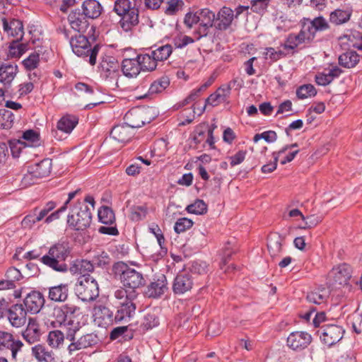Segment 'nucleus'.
Listing matches in <instances>:
<instances>
[{
    "instance_id": "423d86ee",
    "label": "nucleus",
    "mask_w": 362,
    "mask_h": 362,
    "mask_svg": "<svg viewBox=\"0 0 362 362\" xmlns=\"http://www.w3.org/2000/svg\"><path fill=\"white\" fill-rule=\"evenodd\" d=\"M76 292L83 301H91L99 295V287L96 280L90 274H83L76 285Z\"/></svg>"
},
{
    "instance_id": "49530a36",
    "label": "nucleus",
    "mask_w": 362,
    "mask_h": 362,
    "mask_svg": "<svg viewBox=\"0 0 362 362\" xmlns=\"http://www.w3.org/2000/svg\"><path fill=\"white\" fill-rule=\"evenodd\" d=\"M79 191L80 189H77L74 192H70L69 194V198L64 204V205L62 207H60L58 210L54 211L50 215H49V216L45 220V222L48 224L52 221L58 219L59 218V214L66 210L68 204Z\"/></svg>"
},
{
    "instance_id": "2eb2a0df",
    "label": "nucleus",
    "mask_w": 362,
    "mask_h": 362,
    "mask_svg": "<svg viewBox=\"0 0 362 362\" xmlns=\"http://www.w3.org/2000/svg\"><path fill=\"white\" fill-rule=\"evenodd\" d=\"M45 301L44 296L40 292L32 291L26 294L23 300V304L27 312L35 314L40 311L44 306Z\"/></svg>"
},
{
    "instance_id": "aec40b11",
    "label": "nucleus",
    "mask_w": 362,
    "mask_h": 362,
    "mask_svg": "<svg viewBox=\"0 0 362 362\" xmlns=\"http://www.w3.org/2000/svg\"><path fill=\"white\" fill-rule=\"evenodd\" d=\"M329 24H303L300 33L296 35L299 43H305L311 41L317 31L325 30Z\"/></svg>"
},
{
    "instance_id": "ddd939ff",
    "label": "nucleus",
    "mask_w": 362,
    "mask_h": 362,
    "mask_svg": "<svg viewBox=\"0 0 362 362\" xmlns=\"http://www.w3.org/2000/svg\"><path fill=\"white\" fill-rule=\"evenodd\" d=\"M23 346V342L15 340L12 334L0 330V349H9L13 359L16 360L17 354L21 350Z\"/></svg>"
},
{
    "instance_id": "680f3d73",
    "label": "nucleus",
    "mask_w": 362,
    "mask_h": 362,
    "mask_svg": "<svg viewBox=\"0 0 362 362\" xmlns=\"http://www.w3.org/2000/svg\"><path fill=\"white\" fill-rule=\"evenodd\" d=\"M25 142L22 140H15L10 142V148L12 156L18 158L22 150L25 147Z\"/></svg>"
},
{
    "instance_id": "0e129e2a",
    "label": "nucleus",
    "mask_w": 362,
    "mask_h": 362,
    "mask_svg": "<svg viewBox=\"0 0 362 362\" xmlns=\"http://www.w3.org/2000/svg\"><path fill=\"white\" fill-rule=\"evenodd\" d=\"M235 83L236 81L233 80L230 81L228 83L222 85L220 88L217 89L216 92L221 95L220 96H221L222 100L226 101L228 99L230 93L231 88Z\"/></svg>"
},
{
    "instance_id": "c756f323",
    "label": "nucleus",
    "mask_w": 362,
    "mask_h": 362,
    "mask_svg": "<svg viewBox=\"0 0 362 362\" xmlns=\"http://www.w3.org/2000/svg\"><path fill=\"white\" fill-rule=\"evenodd\" d=\"M34 173V176L37 177L38 179L47 177L52 169V160L50 159H44L40 162L29 166Z\"/></svg>"
},
{
    "instance_id": "8fccbe9b",
    "label": "nucleus",
    "mask_w": 362,
    "mask_h": 362,
    "mask_svg": "<svg viewBox=\"0 0 362 362\" xmlns=\"http://www.w3.org/2000/svg\"><path fill=\"white\" fill-rule=\"evenodd\" d=\"M316 94V89L314 86L311 84L303 85L296 90L297 97L301 100L315 96Z\"/></svg>"
},
{
    "instance_id": "2f4dec72",
    "label": "nucleus",
    "mask_w": 362,
    "mask_h": 362,
    "mask_svg": "<svg viewBox=\"0 0 362 362\" xmlns=\"http://www.w3.org/2000/svg\"><path fill=\"white\" fill-rule=\"evenodd\" d=\"M338 59L339 65L346 69H351L359 62L360 56L356 52L351 50L340 54Z\"/></svg>"
},
{
    "instance_id": "37998d69",
    "label": "nucleus",
    "mask_w": 362,
    "mask_h": 362,
    "mask_svg": "<svg viewBox=\"0 0 362 362\" xmlns=\"http://www.w3.org/2000/svg\"><path fill=\"white\" fill-rule=\"evenodd\" d=\"M269 252L272 257L279 256L282 250V245L280 237L275 236L269 238L267 243Z\"/></svg>"
},
{
    "instance_id": "bb28decb",
    "label": "nucleus",
    "mask_w": 362,
    "mask_h": 362,
    "mask_svg": "<svg viewBox=\"0 0 362 362\" xmlns=\"http://www.w3.org/2000/svg\"><path fill=\"white\" fill-rule=\"evenodd\" d=\"M83 14L86 18L95 19L102 12V6L96 0H86L82 5Z\"/></svg>"
},
{
    "instance_id": "4c0bfd02",
    "label": "nucleus",
    "mask_w": 362,
    "mask_h": 362,
    "mask_svg": "<svg viewBox=\"0 0 362 362\" xmlns=\"http://www.w3.org/2000/svg\"><path fill=\"white\" fill-rule=\"evenodd\" d=\"M173 52V47L170 45H165L158 47L151 51V56L158 62H163L168 59Z\"/></svg>"
},
{
    "instance_id": "58836bf2",
    "label": "nucleus",
    "mask_w": 362,
    "mask_h": 362,
    "mask_svg": "<svg viewBox=\"0 0 362 362\" xmlns=\"http://www.w3.org/2000/svg\"><path fill=\"white\" fill-rule=\"evenodd\" d=\"M139 59L141 70L152 71L156 69L158 61L150 54L137 56Z\"/></svg>"
},
{
    "instance_id": "69168bd1",
    "label": "nucleus",
    "mask_w": 362,
    "mask_h": 362,
    "mask_svg": "<svg viewBox=\"0 0 362 362\" xmlns=\"http://www.w3.org/2000/svg\"><path fill=\"white\" fill-rule=\"evenodd\" d=\"M38 180V177L34 176V173H32V170L28 167V172L24 174L21 180V184L24 187H27L37 183Z\"/></svg>"
},
{
    "instance_id": "c85d7f7f",
    "label": "nucleus",
    "mask_w": 362,
    "mask_h": 362,
    "mask_svg": "<svg viewBox=\"0 0 362 362\" xmlns=\"http://www.w3.org/2000/svg\"><path fill=\"white\" fill-rule=\"evenodd\" d=\"M68 25L74 33L84 35L88 40L90 38L95 40L98 35L94 24H68Z\"/></svg>"
},
{
    "instance_id": "a18cd8bd",
    "label": "nucleus",
    "mask_w": 362,
    "mask_h": 362,
    "mask_svg": "<svg viewBox=\"0 0 362 362\" xmlns=\"http://www.w3.org/2000/svg\"><path fill=\"white\" fill-rule=\"evenodd\" d=\"M14 121V115L8 110H0V127L3 129H10L12 127Z\"/></svg>"
},
{
    "instance_id": "5fc2aeb1",
    "label": "nucleus",
    "mask_w": 362,
    "mask_h": 362,
    "mask_svg": "<svg viewBox=\"0 0 362 362\" xmlns=\"http://www.w3.org/2000/svg\"><path fill=\"white\" fill-rule=\"evenodd\" d=\"M111 259L109 255L104 252H100L96 254L92 260L93 266L104 268L110 264Z\"/></svg>"
},
{
    "instance_id": "72a5a7b5",
    "label": "nucleus",
    "mask_w": 362,
    "mask_h": 362,
    "mask_svg": "<svg viewBox=\"0 0 362 362\" xmlns=\"http://www.w3.org/2000/svg\"><path fill=\"white\" fill-rule=\"evenodd\" d=\"M328 296L329 292L326 288H317L308 293L307 300L310 303L320 305L326 302Z\"/></svg>"
},
{
    "instance_id": "f03ea898",
    "label": "nucleus",
    "mask_w": 362,
    "mask_h": 362,
    "mask_svg": "<svg viewBox=\"0 0 362 362\" xmlns=\"http://www.w3.org/2000/svg\"><path fill=\"white\" fill-rule=\"evenodd\" d=\"M86 203L94 209L95 201L93 197L87 196L83 202H77L68 216L67 223L76 230H83L90 226L92 219L91 212Z\"/></svg>"
},
{
    "instance_id": "6e6552de",
    "label": "nucleus",
    "mask_w": 362,
    "mask_h": 362,
    "mask_svg": "<svg viewBox=\"0 0 362 362\" xmlns=\"http://www.w3.org/2000/svg\"><path fill=\"white\" fill-rule=\"evenodd\" d=\"M330 286L335 288L349 284L351 277V268L347 264H341L334 267L329 274Z\"/></svg>"
},
{
    "instance_id": "f3484780",
    "label": "nucleus",
    "mask_w": 362,
    "mask_h": 362,
    "mask_svg": "<svg viewBox=\"0 0 362 362\" xmlns=\"http://www.w3.org/2000/svg\"><path fill=\"white\" fill-rule=\"evenodd\" d=\"M93 322L98 327L106 328L113 322V313L104 305H97L93 309Z\"/></svg>"
},
{
    "instance_id": "6e6d98bb",
    "label": "nucleus",
    "mask_w": 362,
    "mask_h": 362,
    "mask_svg": "<svg viewBox=\"0 0 362 362\" xmlns=\"http://www.w3.org/2000/svg\"><path fill=\"white\" fill-rule=\"evenodd\" d=\"M22 141L25 142L26 146H33L39 141V134L34 130L30 129L23 132Z\"/></svg>"
},
{
    "instance_id": "13d9d810",
    "label": "nucleus",
    "mask_w": 362,
    "mask_h": 362,
    "mask_svg": "<svg viewBox=\"0 0 362 362\" xmlns=\"http://www.w3.org/2000/svg\"><path fill=\"white\" fill-rule=\"evenodd\" d=\"M199 23H214L216 19V16L214 12L209 8H199Z\"/></svg>"
},
{
    "instance_id": "dca6fc26",
    "label": "nucleus",
    "mask_w": 362,
    "mask_h": 362,
    "mask_svg": "<svg viewBox=\"0 0 362 362\" xmlns=\"http://www.w3.org/2000/svg\"><path fill=\"white\" fill-rule=\"evenodd\" d=\"M146 115L147 111L145 110L132 109L125 114L124 120L131 128H140L151 121L146 117Z\"/></svg>"
},
{
    "instance_id": "9b49d317",
    "label": "nucleus",
    "mask_w": 362,
    "mask_h": 362,
    "mask_svg": "<svg viewBox=\"0 0 362 362\" xmlns=\"http://www.w3.org/2000/svg\"><path fill=\"white\" fill-rule=\"evenodd\" d=\"M312 337L306 332H293L287 337V346L293 350L301 351L311 343Z\"/></svg>"
},
{
    "instance_id": "b1692460",
    "label": "nucleus",
    "mask_w": 362,
    "mask_h": 362,
    "mask_svg": "<svg viewBox=\"0 0 362 362\" xmlns=\"http://www.w3.org/2000/svg\"><path fill=\"white\" fill-rule=\"evenodd\" d=\"M122 71L127 78H136L141 71V66L138 57L124 59L122 63Z\"/></svg>"
},
{
    "instance_id": "052dcab7",
    "label": "nucleus",
    "mask_w": 362,
    "mask_h": 362,
    "mask_svg": "<svg viewBox=\"0 0 362 362\" xmlns=\"http://www.w3.org/2000/svg\"><path fill=\"white\" fill-rule=\"evenodd\" d=\"M5 276L8 281L13 284H15L16 281L21 280L23 277L21 272L16 267L8 268Z\"/></svg>"
},
{
    "instance_id": "4be33fe9",
    "label": "nucleus",
    "mask_w": 362,
    "mask_h": 362,
    "mask_svg": "<svg viewBox=\"0 0 362 362\" xmlns=\"http://www.w3.org/2000/svg\"><path fill=\"white\" fill-rule=\"evenodd\" d=\"M339 40L344 49L354 47L362 51V33L359 31L352 30L349 34L339 37Z\"/></svg>"
},
{
    "instance_id": "e433bc0d",
    "label": "nucleus",
    "mask_w": 362,
    "mask_h": 362,
    "mask_svg": "<svg viewBox=\"0 0 362 362\" xmlns=\"http://www.w3.org/2000/svg\"><path fill=\"white\" fill-rule=\"evenodd\" d=\"M162 4L165 5L164 12L168 16L175 15L185 5L182 0H162Z\"/></svg>"
},
{
    "instance_id": "79ce46f5",
    "label": "nucleus",
    "mask_w": 362,
    "mask_h": 362,
    "mask_svg": "<svg viewBox=\"0 0 362 362\" xmlns=\"http://www.w3.org/2000/svg\"><path fill=\"white\" fill-rule=\"evenodd\" d=\"M4 30L11 36L16 37L17 40H22L24 31L23 24H3Z\"/></svg>"
},
{
    "instance_id": "cd10ccee",
    "label": "nucleus",
    "mask_w": 362,
    "mask_h": 362,
    "mask_svg": "<svg viewBox=\"0 0 362 362\" xmlns=\"http://www.w3.org/2000/svg\"><path fill=\"white\" fill-rule=\"evenodd\" d=\"M130 128L131 127L127 124L125 122L124 124L115 126L111 130L110 135L115 140L119 142L128 141L132 136Z\"/></svg>"
},
{
    "instance_id": "9d476101",
    "label": "nucleus",
    "mask_w": 362,
    "mask_h": 362,
    "mask_svg": "<svg viewBox=\"0 0 362 362\" xmlns=\"http://www.w3.org/2000/svg\"><path fill=\"white\" fill-rule=\"evenodd\" d=\"M344 329L337 325H326L322 327L320 339L328 346L339 342L343 337Z\"/></svg>"
},
{
    "instance_id": "09e8293b",
    "label": "nucleus",
    "mask_w": 362,
    "mask_h": 362,
    "mask_svg": "<svg viewBox=\"0 0 362 362\" xmlns=\"http://www.w3.org/2000/svg\"><path fill=\"white\" fill-rule=\"evenodd\" d=\"M37 211L38 208L36 207L23 218L21 221L23 228L31 229L35 223L42 221L41 218H37Z\"/></svg>"
},
{
    "instance_id": "4d7b16f0",
    "label": "nucleus",
    "mask_w": 362,
    "mask_h": 362,
    "mask_svg": "<svg viewBox=\"0 0 362 362\" xmlns=\"http://www.w3.org/2000/svg\"><path fill=\"white\" fill-rule=\"evenodd\" d=\"M193 226V221L187 218H179L174 226V230L177 233H181L189 229Z\"/></svg>"
},
{
    "instance_id": "bf43d9fd",
    "label": "nucleus",
    "mask_w": 362,
    "mask_h": 362,
    "mask_svg": "<svg viewBox=\"0 0 362 362\" xmlns=\"http://www.w3.org/2000/svg\"><path fill=\"white\" fill-rule=\"evenodd\" d=\"M146 216V209L144 206H133L131 209L130 218L133 221H139Z\"/></svg>"
},
{
    "instance_id": "c9c22d12",
    "label": "nucleus",
    "mask_w": 362,
    "mask_h": 362,
    "mask_svg": "<svg viewBox=\"0 0 362 362\" xmlns=\"http://www.w3.org/2000/svg\"><path fill=\"white\" fill-rule=\"evenodd\" d=\"M28 48V45L24 43L19 42V40H13L8 47V57L19 58L23 54Z\"/></svg>"
},
{
    "instance_id": "a211bd4d",
    "label": "nucleus",
    "mask_w": 362,
    "mask_h": 362,
    "mask_svg": "<svg viewBox=\"0 0 362 362\" xmlns=\"http://www.w3.org/2000/svg\"><path fill=\"white\" fill-rule=\"evenodd\" d=\"M78 124V119L74 115H64L57 122V129L52 130V134L57 140H62L61 136H58L59 132L66 134H70Z\"/></svg>"
},
{
    "instance_id": "ea45409f",
    "label": "nucleus",
    "mask_w": 362,
    "mask_h": 362,
    "mask_svg": "<svg viewBox=\"0 0 362 362\" xmlns=\"http://www.w3.org/2000/svg\"><path fill=\"white\" fill-rule=\"evenodd\" d=\"M99 221L104 224H112L115 220V214L108 206H101L98 211Z\"/></svg>"
},
{
    "instance_id": "393cba45",
    "label": "nucleus",
    "mask_w": 362,
    "mask_h": 362,
    "mask_svg": "<svg viewBox=\"0 0 362 362\" xmlns=\"http://www.w3.org/2000/svg\"><path fill=\"white\" fill-rule=\"evenodd\" d=\"M249 6H238L235 8V11H233L230 8L223 6L218 13V20L221 21V23H232L234 18H238V17L242 14L243 12H246L247 13Z\"/></svg>"
},
{
    "instance_id": "0eeeda50",
    "label": "nucleus",
    "mask_w": 362,
    "mask_h": 362,
    "mask_svg": "<svg viewBox=\"0 0 362 362\" xmlns=\"http://www.w3.org/2000/svg\"><path fill=\"white\" fill-rule=\"evenodd\" d=\"M114 11L122 18L119 23H139V9L129 0H116Z\"/></svg>"
},
{
    "instance_id": "de8ad7c7",
    "label": "nucleus",
    "mask_w": 362,
    "mask_h": 362,
    "mask_svg": "<svg viewBox=\"0 0 362 362\" xmlns=\"http://www.w3.org/2000/svg\"><path fill=\"white\" fill-rule=\"evenodd\" d=\"M188 213L202 215L207 211V205L202 199H197L193 204L188 205L186 207Z\"/></svg>"
},
{
    "instance_id": "a19ab883",
    "label": "nucleus",
    "mask_w": 362,
    "mask_h": 362,
    "mask_svg": "<svg viewBox=\"0 0 362 362\" xmlns=\"http://www.w3.org/2000/svg\"><path fill=\"white\" fill-rule=\"evenodd\" d=\"M64 341V334L61 330L50 331L47 336V343L52 348H59Z\"/></svg>"
},
{
    "instance_id": "20e7f679",
    "label": "nucleus",
    "mask_w": 362,
    "mask_h": 362,
    "mask_svg": "<svg viewBox=\"0 0 362 362\" xmlns=\"http://www.w3.org/2000/svg\"><path fill=\"white\" fill-rule=\"evenodd\" d=\"M70 252L68 242H59L49 248L48 254L41 258V262L54 271L66 272L68 267L64 261L69 257Z\"/></svg>"
},
{
    "instance_id": "a878e982",
    "label": "nucleus",
    "mask_w": 362,
    "mask_h": 362,
    "mask_svg": "<svg viewBox=\"0 0 362 362\" xmlns=\"http://www.w3.org/2000/svg\"><path fill=\"white\" fill-rule=\"evenodd\" d=\"M69 296V284H61L49 288L48 298L54 302H64Z\"/></svg>"
},
{
    "instance_id": "603ef678",
    "label": "nucleus",
    "mask_w": 362,
    "mask_h": 362,
    "mask_svg": "<svg viewBox=\"0 0 362 362\" xmlns=\"http://www.w3.org/2000/svg\"><path fill=\"white\" fill-rule=\"evenodd\" d=\"M351 13L349 11L335 10L330 13L331 23H346L349 21Z\"/></svg>"
},
{
    "instance_id": "e2e57ef3",
    "label": "nucleus",
    "mask_w": 362,
    "mask_h": 362,
    "mask_svg": "<svg viewBox=\"0 0 362 362\" xmlns=\"http://www.w3.org/2000/svg\"><path fill=\"white\" fill-rule=\"evenodd\" d=\"M300 43L298 42V39L297 38V35L294 34H290L285 43L283 45V47L285 49L291 50L292 53L294 52V49L299 45Z\"/></svg>"
},
{
    "instance_id": "1a4fd4ad",
    "label": "nucleus",
    "mask_w": 362,
    "mask_h": 362,
    "mask_svg": "<svg viewBox=\"0 0 362 362\" xmlns=\"http://www.w3.org/2000/svg\"><path fill=\"white\" fill-rule=\"evenodd\" d=\"M77 330L76 327L74 329H70L66 333V339L71 341L68 347L69 352L91 346L96 343L95 336L92 334H85L74 341Z\"/></svg>"
},
{
    "instance_id": "4468645a",
    "label": "nucleus",
    "mask_w": 362,
    "mask_h": 362,
    "mask_svg": "<svg viewBox=\"0 0 362 362\" xmlns=\"http://www.w3.org/2000/svg\"><path fill=\"white\" fill-rule=\"evenodd\" d=\"M100 69V76L106 80H117L119 76V65L114 58L103 59Z\"/></svg>"
},
{
    "instance_id": "f8f14e48",
    "label": "nucleus",
    "mask_w": 362,
    "mask_h": 362,
    "mask_svg": "<svg viewBox=\"0 0 362 362\" xmlns=\"http://www.w3.org/2000/svg\"><path fill=\"white\" fill-rule=\"evenodd\" d=\"M8 320L14 327H21L26 323L27 310L22 304H15L7 308Z\"/></svg>"
},
{
    "instance_id": "7c9ffc66",
    "label": "nucleus",
    "mask_w": 362,
    "mask_h": 362,
    "mask_svg": "<svg viewBox=\"0 0 362 362\" xmlns=\"http://www.w3.org/2000/svg\"><path fill=\"white\" fill-rule=\"evenodd\" d=\"M18 71V66L13 64H0V82L10 84Z\"/></svg>"
},
{
    "instance_id": "473e14b6",
    "label": "nucleus",
    "mask_w": 362,
    "mask_h": 362,
    "mask_svg": "<svg viewBox=\"0 0 362 362\" xmlns=\"http://www.w3.org/2000/svg\"><path fill=\"white\" fill-rule=\"evenodd\" d=\"M93 269L94 266L92 262L81 259L75 261L69 269L72 274H79L83 276V274H87L86 273L93 272Z\"/></svg>"
},
{
    "instance_id": "f257e3e1",
    "label": "nucleus",
    "mask_w": 362,
    "mask_h": 362,
    "mask_svg": "<svg viewBox=\"0 0 362 362\" xmlns=\"http://www.w3.org/2000/svg\"><path fill=\"white\" fill-rule=\"evenodd\" d=\"M64 33L65 36L70 39V45L74 53L80 57H88V62L91 65H95L100 49L99 45L90 48V42L86 37L84 35L74 33L69 25L64 28Z\"/></svg>"
},
{
    "instance_id": "5701e85b",
    "label": "nucleus",
    "mask_w": 362,
    "mask_h": 362,
    "mask_svg": "<svg viewBox=\"0 0 362 362\" xmlns=\"http://www.w3.org/2000/svg\"><path fill=\"white\" fill-rule=\"evenodd\" d=\"M41 331L37 320L30 318L25 330L23 332L24 339L32 344L40 340Z\"/></svg>"
},
{
    "instance_id": "864d4df0",
    "label": "nucleus",
    "mask_w": 362,
    "mask_h": 362,
    "mask_svg": "<svg viewBox=\"0 0 362 362\" xmlns=\"http://www.w3.org/2000/svg\"><path fill=\"white\" fill-rule=\"evenodd\" d=\"M22 63L28 71L36 69L40 63V54L36 52L31 53Z\"/></svg>"
},
{
    "instance_id": "39448f33",
    "label": "nucleus",
    "mask_w": 362,
    "mask_h": 362,
    "mask_svg": "<svg viewBox=\"0 0 362 362\" xmlns=\"http://www.w3.org/2000/svg\"><path fill=\"white\" fill-rule=\"evenodd\" d=\"M139 293L127 292L124 288H119L115 292V297L119 300V306L115 315L117 322L129 320L135 314L136 304L134 300Z\"/></svg>"
},
{
    "instance_id": "f704fd0d",
    "label": "nucleus",
    "mask_w": 362,
    "mask_h": 362,
    "mask_svg": "<svg viewBox=\"0 0 362 362\" xmlns=\"http://www.w3.org/2000/svg\"><path fill=\"white\" fill-rule=\"evenodd\" d=\"M33 354L39 362H54L52 351H49L42 345H37L32 349Z\"/></svg>"
},
{
    "instance_id": "6ab92c4d",
    "label": "nucleus",
    "mask_w": 362,
    "mask_h": 362,
    "mask_svg": "<svg viewBox=\"0 0 362 362\" xmlns=\"http://www.w3.org/2000/svg\"><path fill=\"white\" fill-rule=\"evenodd\" d=\"M168 289L166 277L161 274L146 287L145 294L148 298H157L163 295Z\"/></svg>"
},
{
    "instance_id": "774afa93",
    "label": "nucleus",
    "mask_w": 362,
    "mask_h": 362,
    "mask_svg": "<svg viewBox=\"0 0 362 362\" xmlns=\"http://www.w3.org/2000/svg\"><path fill=\"white\" fill-rule=\"evenodd\" d=\"M269 0H252L251 10L254 12L261 13L268 6Z\"/></svg>"
},
{
    "instance_id": "c03bdc74",
    "label": "nucleus",
    "mask_w": 362,
    "mask_h": 362,
    "mask_svg": "<svg viewBox=\"0 0 362 362\" xmlns=\"http://www.w3.org/2000/svg\"><path fill=\"white\" fill-rule=\"evenodd\" d=\"M169 84L170 80L168 77L162 76L151 83L148 89V92L151 94L161 93L169 86Z\"/></svg>"
},
{
    "instance_id": "3c124183",
    "label": "nucleus",
    "mask_w": 362,
    "mask_h": 362,
    "mask_svg": "<svg viewBox=\"0 0 362 362\" xmlns=\"http://www.w3.org/2000/svg\"><path fill=\"white\" fill-rule=\"evenodd\" d=\"M158 325V317L156 310H153L146 313L142 325L146 329H152Z\"/></svg>"
},
{
    "instance_id": "338daca9",
    "label": "nucleus",
    "mask_w": 362,
    "mask_h": 362,
    "mask_svg": "<svg viewBox=\"0 0 362 362\" xmlns=\"http://www.w3.org/2000/svg\"><path fill=\"white\" fill-rule=\"evenodd\" d=\"M190 271L198 274H203L207 272L206 263L202 261H194L192 263Z\"/></svg>"
},
{
    "instance_id": "412c9836",
    "label": "nucleus",
    "mask_w": 362,
    "mask_h": 362,
    "mask_svg": "<svg viewBox=\"0 0 362 362\" xmlns=\"http://www.w3.org/2000/svg\"><path fill=\"white\" fill-rule=\"evenodd\" d=\"M193 286L192 276L189 273L178 274L174 279L173 290L175 294H183L191 290Z\"/></svg>"
},
{
    "instance_id": "7ed1b4c3",
    "label": "nucleus",
    "mask_w": 362,
    "mask_h": 362,
    "mask_svg": "<svg viewBox=\"0 0 362 362\" xmlns=\"http://www.w3.org/2000/svg\"><path fill=\"white\" fill-rule=\"evenodd\" d=\"M112 272L119 277L120 281L127 292L139 293L137 290L145 284L143 274L134 269L130 268L123 262H116L112 267Z\"/></svg>"
}]
</instances>
